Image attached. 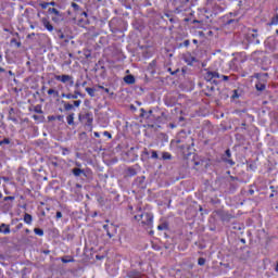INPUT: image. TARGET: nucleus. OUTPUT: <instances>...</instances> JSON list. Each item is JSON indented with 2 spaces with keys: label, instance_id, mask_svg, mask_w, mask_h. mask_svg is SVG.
<instances>
[{
  "label": "nucleus",
  "instance_id": "f257e3e1",
  "mask_svg": "<svg viewBox=\"0 0 278 278\" xmlns=\"http://www.w3.org/2000/svg\"><path fill=\"white\" fill-rule=\"evenodd\" d=\"M135 220L140 222L144 229H151L153 227V214L142 213V208H139V214L135 215Z\"/></svg>",
  "mask_w": 278,
  "mask_h": 278
},
{
  "label": "nucleus",
  "instance_id": "f03ea898",
  "mask_svg": "<svg viewBox=\"0 0 278 278\" xmlns=\"http://www.w3.org/2000/svg\"><path fill=\"white\" fill-rule=\"evenodd\" d=\"M54 79H56V81H61L62 84H68V81L71 84H73V76L66 75V74L61 75V76L56 75V76H54Z\"/></svg>",
  "mask_w": 278,
  "mask_h": 278
},
{
  "label": "nucleus",
  "instance_id": "7ed1b4c3",
  "mask_svg": "<svg viewBox=\"0 0 278 278\" xmlns=\"http://www.w3.org/2000/svg\"><path fill=\"white\" fill-rule=\"evenodd\" d=\"M204 79H206L207 81H212V84H215V86H218V81L214 79V72H206V74L204 75Z\"/></svg>",
  "mask_w": 278,
  "mask_h": 278
},
{
  "label": "nucleus",
  "instance_id": "20e7f679",
  "mask_svg": "<svg viewBox=\"0 0 278 278\" xmlns=\"http://www.w3.org/2000/svg\"><path fill=\"white\" fill-rule=\"evenodd\" d=\"M226 156L228 159H224V162H226V164H229L230 166H233L236 164V162H233V160H231V150H226Z\"/></svg>",
  "mask_w": 278,
  "mask_h": 278
},
{
  "label": "nucleus",
  "instance_id": "39448f33",
  "mask_svg": "<svg viewBox=\"0 0 278 278\" xmlns=\"http://www.w3.org/2000/svg\"><path fill=\"white\" fill-rule=\"evenodd\" d=\"M41 23H42L43 27H46V29H48V31H53V25H51V22H49L46 17H43L41 20Z\"/></svg>",
  "mask_w": 278,
  "mask_h": 278
},
{
  "label": "nucleus",
  "instance_id": "423d86ee",
  "mask_svg": "<svg viewBox=\"0 0 278 278\" xmlns=\"http://www.w3.org/2000/svg\"><path fill=\"white\" fill-rule=\"evenodd\" d=\"M81 97V92L79 91H75L74 94L73 93H62V97L65 99H77V97Z\"/></svg>",
  "mask_w": 278,
  "mask_h": 278
},
{
  "label": "nucleus",
  "instance_id": "0eeeda50",
  "mask_svg": "<svg viewBox=\"0 0 278 278\" xmlns=\"http://www.w3.org/2000/svg\"><path fill=\"white\" fill-rule=\"evenodd\" d=\"M72 173L75 177H81V175H86V173L84 172V169L81 168H73Z\"/></svg>",
  "mask_w": 278,
  "mask_h": 278
},
{
  "label": "nucleus",
  "instance_id": "6e6552de",
  "mask_svg": "<svg viewBox=\"0 0 278 278\" xmlns=\"http://www.w3.org/2000/svg\"><path fill=\"white\" fill-rule=\"evenodd\" d=\"M126 84H136V78L132 75H127L124 77Z\"/></svg>",
  "mask_w": 278,
  "mask_h": 278
},
{
  "label": "nucleus",
  "instance_id": "1a4fd4ad",
  "mask_svg": "<svg viewBox=\"0 0 278 278\" xmlns=\"http://www.w3.org/2000/svg\"><path fill=\"white\" fill-rule=\"evenodd\" d=\"M0 233H4V235H8L10 233V226L5 225V224H2L0 226Z\"/></svg>",
  "mask_w": 278,
  "mask_h": 278
},
{
  "label": "nucleus",
  "instance_id": "9d476101",
  "mask_svg": "<svg viewBox=\"0 0 278 278\" xmlns=\"http://www.w3.org/2000/svg\"><path fill=\"white\" fill-rule=\"evenodd\" d=\"M66 118L67 125H75V113L70 114Z\"/></svg>",
  "mask_w": 278,
  "mask_h": 278
},
{
  "label": "nucleus",
  "instance_id": "9b49d317",
  "mask_svg": "<svg viewBox=\"0 0 278 278\" xmlns=\"http://www.w3.org/2000/svg\"><path fill=\"white\" fill-rule=\"evenodd\" d=\"M255 88L258 92H264V90H266V85L265 84H262V83H257L255 85Z\"/></svg>",
  "mask_w": 278,
  "mask_h": 278
},
{
  "label": "nucleus",
  "instance_id": "f8f14e48",
  "mask_svg": "<svg viewBox=\"0 0 278 278\" xmlns=\"http://www.w3.org/2000/svg\"><path fill=\"white\" fill-rule=\"evenodd\" d=\"M127 277L128 278H138V277H140V271H136V270L129 271L127 274Z\"/></svg>",
  "mask_w": 278,
  "mask_h": 278
},
{
  "label": "nucleus",
  "instance_id": "ddd939ff",
  "mask_svg": "<svg viewBox=\"0 0 278 278\" xmlns=\"http://www.w3.org/2000/svg\"><path fill=\"white\" fill-rule=\"evenodd\" d=\"M31 215H29V213H25L24 215V223H26L27 225H31Z\"/></svg>",
  "mask_w": 278,
  "mask_h": 278
},
{
  "label": "nucleus",
  "instance_id": "4468645a",
  "mask_svg": "<svg viewBox=\"0 0 278 278\" xmlns=\"http://www.w3.org/2000/svg\"><path fill=\"white\" fill-rule=\"evenodd\" d=\"M253 34H251V36H249V40L250 42H253V40H256L257 38V29H252Z\"/></svg>",
  "mask_w": 278,
  "mask_h": 278
},
{
  "label": "nucleus",
  "instance_id": "2eb2a0df",
  "mask_svg": "<svg viewBox=\"0 0 278 278\" xmlns=\"http://www.w3.org/2000/svg\"><path fill=\"white\" fill-rule=\"evenodd\" d=\"M142 162H146V160H149V150L144 149L141 154Z\"/></svg>",
  "mask_w": 278,
  "mask_h": 278
},
{
  "label": "nucleus",
  "instance_id": "dca6fc26",
  "mask_svg": "<svg viewBox=\"0 0 278 278\" xmlns=\"http://www.w3.org/2000/svg\"><path fill=\"white\" fill-rule=\"evenodd\" d=\"M86 92H87L89 96L94 97V92H97V89L87 87V88H86Z\"/></svg>",
  "mask_w": 278,
  "mask_h": 278
},
{
  "label": "nucleus",
  "instance_id": "f3484780",
  "mask_svg": "<svg viewBox=\"0 0 278 278\" xmlns=\"http://www.w3.org/2000/svg\"><path fill=\"white\" fill-rule=\"evenodd\" d=\"M48 12H50V14H54L55 16H61L60 11H58L55 8H50Z\"/></svg>",
  "mask_w": 278,
  "mask_h": 278
},
{
  "label": "nucleus",
  "instance_id": "a211bd4d",
  "mask_svg": "<svg viewBox=\"0 0 278 278\" xmlns=\"http://www.w3.org/2000/svg\"><path fill=\"white\" fill-rule=\"evenodd\" d=\"M64 103V110L65 112H71V110H73V104L71 103H66V102H63Z\"/></svg>",
  "mask_w": 278,
  "mask_h": 278
},
{
  "label": "nucleus",
  "instance_id": "6ab92c4d",
  "mask_svg": "<svg viewBox=\"0 0 278 278\" xmlns=\"http://www.w3.org/2000/svg\"><path fill=\"white\" fill-rule=\"evenodd\" d=\"M34 232L37 235V236H45V231L40 228H35L34 229Z\"/></svg>",
  "mask_w": 278,
  "mask_h": 278
},
{
  "label": "nucleus",
  "instance_id": "aec40b11",
  "mask_svg": "<svg viewBox=\"0 0 278 278\" xmlns=\"http://www.w3.org/2000/svg\"><path fill=\"white\" fill-rule=\"evenodd\" d=\"M278 24V14H276L273 18L269 25H277Z\"/></svg>",
  "mask_w": 278,
  "mask_h": 278
},
{
  "label": "nucleus",
  "instance_id": "412c9836",
  "mask_svg": "<svg viewBox=\"0 0 278 278\" xmlns=\"http://www.w3.org/2000/svg\"><path fill=\"white\" fill-rule=\"evenodd\" d=\"M162 159H163V160H170V153H168V152H163Z\"/></svg>",
  "mask_w": 278,
  "mask_h": 278
},
{
  "label": "nucleus",
  "instance_id": "4be33fe9",
  "mask_svg": "<svg viewBox=\"0 0 278 278\" xmlns=\"http://www.w3.org/2000/svg\"><path fill=\"white\" fill-rule=\"evenodd\" d=\"M34 112H36L37 114H42V109L40 108V105L35 106Z\"/></svg>",
  "mask_w": 278,
  "mask_h": 278
},
{
  "label": "nucleus",
  "instance_id": "5701e85b",
  "mask_svg": "<svg viewBox=\"0 0 278 278\" xmlns=\"http://www.w3.org/2000/svg\"><path fill=\"white\" fill-rule=\"evenodd\" d=\"M198 264H199V266H205V258L200 257V258L198 260Z\"/></svg>",
  "mask_w": 278,
  "mask_h": 278
},
{
  "label": "nucleus",
  "instance_id": "b1692460",
  "mask_svg": "<svg viewBox=\"0 0 278 278\" xmlns=\"http://www.w3.org/2000/svg\"><path fill=\"white\" fill-rule=\"evenodd\" d=\"M72 8L74 9L75 12H79V4L73 2Z\"/></svg>",
  "mask_w": 278,
  "mask_h": 278
},
{
  "label": "nucleus",
  "instance_id": "393cba45",
  "mask_svg": "<svg viewBox=\"0 0 278 278\" xmlns=\"http://www.w3.org/2000/svg\"><path fill=\"white\" fill-rule=\"evenodd\" d=\"M58 36L60 40H64V38H66V36H64V33H62V30H58Z\"/></svg>",
  "mask_w": 278,
  "mask_h": 278
},
{
  "label": "nucleus",
  "instance_id": "a878e982",
  "mask_svg": "<svg viewBox=\"0 0 278 278\" xmlns=\"http://www.w3.org/2000/svg\"><path fill=\"white\" fill-rule=\"evenodd\" d=\"M223 77L218 72H213V79H220Z\"/></svg>",
  "mask_w": 278,
  "mask_h": 278
},
{
  "label": "nucleus",
  "instance_id": "bb28decb",
  "mask_svg": "<svg viewBox=\"0 0 278 278\" xmlns=\"http://www.w3.org/2000/svg\"><path fill=\"white\" fill-rule=\"evenodd\" d=\"M205 161L200 160V161H194V166H203Z\"/></svg>",
  "mask_w": 278,
  "mask_h": 278
},
{
  "label": "nucleus",
  "instance_id": "cd10ccee",
  "mask_svg": "<svg viewBox=\"0 0 278 278\" xmlns=\"http://www.w3.org/2000/svg\"><path fill=\"white\" fill-rule=\"evenodd\" d=\"M128 174H129L131 177H134V175H136V169L129 167V168H128Z\"/></svg>",
  "mask_w": 278,
  "mask_h": 278
},
{
  "label": "nucleus",
  "instance_id": "c85d7f7f",
  "mask_svg": "<svg viewBox=\"0 0 278 278\" xmlns=\"http://www.w3.org/2000/svg\"><path fill=\"white\" fill-rule=\"evenodd\" d=\"M159 231H164L166 229V224H161L157 226Z\"/></svg>",
  "mask_w": 278,
  "mask_h": 278
},
{
  "label": "nucleus",
  "instance_id": "c756f323",
  "mask_svg": "<svg viewBox=\"0 0 278 278\" xmlns=\"http://www.w3.org/2000/svg\"><path fill=\"white\" fill-rule=\"evenodd\" d=\"M152 160H157V157H160L157 155V151H152V155H151Z\"/></svg>",
  "mask_w": 278,
  "mask_h": 278
},
{
  "label": "nucleus",
  "instance_id": "7c9ffc66",
  "mask_svg": "<svg viewBox=\"0 0 278 278\" xmlns=\"http://www.w3.org/2000/svg\"><path fill=\"white\" fill-rule=\"evenodd\" d=\"M11 45H16V47H21V42L16 41V39H12Z\"/></svg>",
  "mask_w": 278,
  "mask_h": 278
},
{
  "label": "nucleus",
  "instance_id": "2f4dec72",
  "mask_svg": "<svg viewBox=\"0 0 278 278\" xmlns=\"http://www.w3.org/2000/svg\"><path fill=\"white\" fill-rule=\"evenodd\" d=\"M79 105H81V100L74 101V106L75 108H79Z\"/></svg>",
  "mask_w": 278,
  "mask_h": 278
},
{
  "label": "nucleus",
  "instance_id": "473e14b6",
  "mask_svg": "<svg viewBox=\"0 0 278 278\" xmlns=\"http://www.w3.org/2000/svg\"><path fill=\"white\" fill-rule=\"evenodd\" d=\"M40 7L42 10H47V8H49V2L41 3Z\"/></svg>",
  "mask_w": 278,
  "mask_h": 278
},
{
  "label": "nucleus",
  "instance_id": "72a5a7b5",
  "mask_svg": "<svg viewBox=\"0 0 278 278\" xmlns=\"http://www.w3.org/2000/svg\"><path fill=\"white\" fill-rule=\"evenodd\" d=\"M34 121H39L42 122V117L38 116V115H33Z\"/></svg>",
  "mask_w": 278,
  "mask_h": 278
},
{
  "label": "nucleus",
  "instance_id": "f704fd0d",
  "mask_svg": "<svg viewBox=\"0 0 278 278\" xmlns=\"http://www.w3.org/2000/svg\"><path fill=\"white\" fill-rule=\"evenodd\" d=\"M222 79H223V81H229V76L222 75Z\"/></svg>",
  "mask_w": 278,
  "mask_h": 278
},
{
  "label": "nucleus",
  "instance_id": "c9c22d12",
  "mask_svg": "<svg viewBox=\"0 0 278 278\" xmlns=\"http://www.w3.org/2000/svg\"><path fill=\"white\" fill-rule=\"evenodd\" d=\"M103 136H106V138H112V134H110L109 131H104Z\"/></svg>",
  "mask_w": 278,
  "mask_h": 278
},
{
  "label": "nucleus",
  "instance_id": "e433bc0d",
  "mask_svg": "<svg viewBox=\"0 0 278 278\" xmlns=\"http://www.w3.org/2000/svg\"><path fill=\"white\" fill-rule=\"evenodd\" d=\"M4 201H14V197H5Z\"/></svg>",
  "mask_w": 278,
  "mask_h": 278
},
{
  "label": "nucleus",
  "instance_id": "4c0bfd02",
  "mask_svg": "<svg viewBox=\"0 0 278 278\" xmlns=\"http://www.w3.org/2000/svg\"><path fill=\"white\" fill-rule=\"evenodd\" d=\"M2 142H3V144H10V140H9L8 138H4V139L2 140Z\"/></svg>",
  "mask_w": 278,
  "mask_h": 278
},
{
  "label": "nucleus",
  "instance_id": "58836bf2",
  "mask_svg": "<svg viewBox=\"0 0 278 278\" xmlns=\"http://www.w3.org/2000/svg\"><path fill=\"white\" fill-rule=\"evenodd\" d=\"M63 264H68V262H73V260H66V258H62Z\"/></svg>",
  "mask_w": 278,
  "mask_h": 278
},
{
  "label": "nucleus",
  "instance_id": "ea45409f",
  "mask_svg": "<svg viewBox=\"0 0 278 278\" xmlns=\"http://www.w3.org/2000/svg\"><path fill=\"white\" fill-rule=\"evenodd\" d=\"M55 93V90L54 89H49L48 90V94H54Z\"/></svg>",
  "mask_w": 278,
  "mask_h": 278
},
{
  "label": "nucleus",
  "instance_id": "a19ab883",
  "mask_svg": "<svg viewBox=\"0 0 278 278\" xmlns=\"http://www.w3.org/2000/svg\"><path fill=\"white\" fill-rule=\"evenodd\" d=\"M235 94L232 96V99H238V91L233 90Z\"/></svg>",
  "mask_w": 278,
  "mask_h": 278
},
{
  "label": "nucleus",
  "instance_id": "79ce46f5",
  "mask_svg": "<svg viewBox=\"0 0 278 278\" xmlns=\"http://www.w3.org/2000/svg\"><path fill=\"white\" fill-rule=\"evenodd\" d=\"M56 218H62V212H56Z\"/></svg>",
  "mask_w": 278,
  "mask_h": 278
},
{
  "label": "nucleus",
  "instance_id": "37998d69",
  "mask_svg": "<svg viewBox=\"0 0 278 278\" xmlns=\"http://www.w3.org/2000/svg\"><path fill=\"white\" fill-rule=\"evenodd\" d=\"M106 236H109V238H114V235H111L110 230H106Z\"/></svg>",
  "mask_w": 278,
  "mask_h": 278
},
{
  "label": "nucleus",
  "instance_id": "c03bdc74",
  "mask_svg": "<svg viewBox=\"0 0 278 278\" xmlns=\"http://www.w3.org/2000/svg\"><path fill=\"white\" fill-rule=\"evenodd\" d=\"M56 118L58 121H64V115H59Z\"/></svg>",
  "mask_w": 278,
  "mask_h": 278
},
{
  "label": "nucleus",
  "instance_id": "a18cd8bd",
  "mask_svg": "<svg viewBox=\"0 0 278 278\" xmlns=\"http://www.w3.org/2000/svg\"><path fill=\"white\" fill-rule=\"evenodd\" d=\"M140 112H141L140 116H144V114L147 113V111H144V109H141Z\"/></svg>",
  "mask_w": 278,
  "mask_h": 278
},
{
  "label": "nucleus",
  "instance_id": "49530a36",
  "mask_svg": "<svg viewBox=\"0 0 278 278\" xmlns=\"http://www.w3.org/2000/svg\"><path fill=\"white\" fill-rule=\"evenodd\" d=\"M184 45H185V47H189L190 41H189V40H186V41L184 42Z\"/></svg>",
  "mask_w": 278,
  "mask_h": 278
},
{
  "label": "nucleus",
  "instance_id": "de8ad7c7",
  "mask_svg": "<svg viewBox=\"0 0 278 278\" xmlns=\"http://www.w3.org/2000/svg\"><path fill=\"white\" fill-rule=\"evenodd\" d=\"M16 229H23V224H18V225L16 226Z\"/></svg>",
  "mask_w": 278,
  "mask_h": 278
},
{
  "label": "nucleus",
  "instance_id": "09e8293b",
  "mask_svg": "<svg viewBox=\"0 0 278 278\" xmlns=\"http://www.w3.org/2000/svg\"><path fill=\"white\" fill-rule=\"evenodd\" d=\"M48 5H52V7H55V2L51 1V2H48Z\"/></svg>",
  "mask_w": 278,
  "mask_h": 278
},
{
  "label": "nucleus",
  "instance_id": "8fccbe9b",
  "mask_svg": "<svg viewBox=\"0 0 278 278\" xmlns=\"http://www.w3.org/2000/svg\"><path fill=\"white\" fill-rule=\"evenodd\" d=\"M103 229H105V231H110L108 225H103Z\"/></svg>",
  "mask_w": 278,
  "mask_h": 278
},
{
  "label": "nucleus",
  "instance_id": "3c124183",
  "mask_svg": "<svg viewBox=\"0 0 278 278\" xmlns=\"http://www.w3.org/2000/svg\"><path fill=\"white\" fill-rule=\"evenodd\" d=\"M54 97H60V92L59 91H54Z\"/></svg>",
  "mask_w": 278,
  "mask_h": 278
},
{
  "label": "nucleus",
  "instance_id": "603ef678",
  "mask_svg": "<svg viewBox=\"0 0 278 278\" xmlns=\"http://www.w3.org/2000/svg\"><path fill=\"white\" fill-rule=\"evenodd\" d=\"M150 66H155V61H152V62L150 63Z\"/></svg>",
  "mask_w": 278,
  "mask_h": 278
},
{
  "label": "nucleus",
  "instance_id": "864d4df0",
  "mask_svg": "<svg viewBox=\"0 0 278 278\" xmlns=\"http://www.w3.org/2000/svg\"><path fill=\"white\" fill-rule=\"evenodd\" d=\"M250 194H253L255 191L253 189L249 190Z\"/></svg>",
  "mask_w": 278,
  "mask_h": 278
},
{
  "label": "nucleus",
  "instance_id": "5fc2aeb1",
  "mask_svg": "<svg viewBox=\"0 0 278 278\" xmlns=\"http://www.w3.org/2000/svg\"><path fill=\"white\" fill-rule=\"evenodd\" d=\"M176 73H179V70H176L175 72H172V75H175Z\"/></svg>",
  "mask_w": 278,
  "mask_h": 278
},
{
  "label": "nucleus",
  "instance_id": "6e6d98bb",
  "mask_svg": "<svg viewBox=\"0 0 278 278\" xmlns=\"http://www.w3.org/2000/svg\"><path fill=\"white\" fill-rule=\"evenodd\" d=\"M98 88H100V90H104L105 89V87H103V86H98Z\"/></svg>",
  "mask_w": 278,
  "mask_h": 278
},
{
  "label": "nucleus",
  "instance_id": "4d7b16f0",
  "mask_svg": "<svg viewBox=\"0 0 278 278\" xmlns=\"http://www.w3.org/2000/svg\"><path fill=\"white\" fill-rule=\"evenodd\" d=\"M81 15H83V16H88V13L83 12Z\"/></svg>",
  "mask_w": 278,
  "mask_h": 278
},
{
  "label": "nucleus",
  "instance_id": "13d9d810",
  "mask_svg": "<svg viewBox=\"0 0 278 278\" xmlns=\"http://www.w3.org/2000/svg\"><path fill=\"white\" fill-rule=\"evenodd\" d=\"M210 90H211L212 92H214V90H215L214 86H212V87L210 88Z\"/></svg>",
  "mask_w": 278,
  "mask_h": 278
},
{
  "label": "nucleus",
  "instance_id": "bf43d9fd",
  "mask_svg": "<svg viewBox=\"0 0 278 278\" xmlns=\"http://www.w3.org/2000/svg\"><path fill=\"white\" fill-rule=\"evenodd\" d=\"M104 92L109 93V92H110V89L104 88Z\"/></svg>",
  "mask_w": 278,
  "mask_h": 278
},
{
  "label": "nucleus",
  "instance_id": "052dcab7",
  "mask_svg": "<svg viewBox=\"0 0 278 278\" xmlns=\"http://www.w3.org/2000/svg\"><path fill=\"white\" fill-rule=\"evenodd\" d=\"M275 270H276V273H278V262H277Z\"/></svg>",
  "mask_w": 278,
  "mask_h": 278
},
{
  "label": "nucleus",
  "instance_id": "680f3d73",
  "mask_svg": "<svg viewBox=\"0 0 278 278\" xmlns=\"http://www.w3.org/2000/svg\"><path fill=\"white\" fill-rule=\"evenodd\" d=\"M169 21H170L172 23H175V20H174L173 17H169Z\"/></svg>",
  "mask_w": 278,
  "mask_h": 278
},
{
  "label": "nucleus",
  "instance_id": "e2e57ef3",
  "mask_svg": "<svg viewBox=\"0 0 278 278\" xmlns=\"http://www.w3.org/2000/svg\"><path fill=\"white\" fill-rule=\"evenodd\" d=\"M94 136H96V138H99L100 135H99V132H94Z\"/></svg>",
  "mask_w": 278,
  "mask_h": 278
},
{
  "label": "nucleus",
  "instance_id": "0e129e2a",
  "mask_svg": "<svg viewBox=\"0 0 278 278\" xmlns=\"http://www.w3.org/2000/svg\"><path fill=\"white\" fill-rule=\"evenodd\" d=\"M255 45H260V39H256V40H255Z\"/></svg>",
  "mask_w": 278,
  "mask_h": 278
},
{
  "label": "nucleus",
  "instance_id": "69168bd1",
  "mask_svg": "<svg viewBox=\"0 0 278 278\" xmlns=\"http://www.w3.org/2000/svg\"><path fill=\"white\" fill-rule=\"evenodd\" d=\"M197 42H199L197 39H193V45H197Z\"/></svg>",
  "mask_w": 278,
  "mask_h": 278
},
{
  "label": "nucleus",
  "instance_id": "338daca9",
  "mask_svg": "<svg viewBox=\"0 0 278 278\" xmlns=\"http://www.w3.org/2000/svg\"><path fill=\"white\" fill-rule=\"evenodd\" d=\"M52 21L58 22V17H53Z\"/></svg>",
  "mask_w": 278,
  "mask_h": 278
},
{
  "label": "nucleus",
  "instance_id": "774afa93",
  "mask_svg": "<svg viewBox=\"0 0 278 278\" xmlns=\"http://www.w3.org/2000/svg\"><path fill=\"white\" fill-rule=\"evenodd\" d=\"M137 105H142V102H138V101H137Z\"/></svg>",
  "mask_w": 278,
  "mask_h": 278
}]
</instances>
